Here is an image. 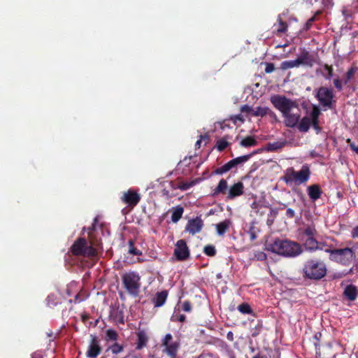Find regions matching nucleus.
I'll return each mask as SVG.
<instances>
[{"instance_id":"a18cd8bd","label":"nucleus","mask_w":358,"mask_h":358,"mask_svg":"<svg viewBox=\"0 0 358 358\" xmlns=\"http://www.w3.org/2000/svg\"><path fill=\"white\" fill-rule=\"evenodd\" d=\"M311 124L313 125L314 129L317 131V132L320 131L321 128L319 125V119L311 120Z\"/></svg>"},{"instance_id":"de8ad7c7","label":"nucleus","mask_w":358,"mask_h":358,"mask_svg":"<svg viewBox=\"0 0 358 358\" xmlns=\"http://www.w3.org/2000/svg\"><path fill=\"white\" fill-rule=\"evenodd\" d=\"M334 84L335 87L338 91H341L343 89L342 82L339 78L334 79Z\"/></svg>"},{"instance_id":"6e6552de","label":"nucleus","mask_w":358,"mask_h":358,"mask_svg":"<svg viewBox=\"0 0 358 358\" xmlns=\"http://www.w3.org/2000/svg\"><path fill=\"white\" fill-rule=\"evenodd\" d=\"M252 155V154H250L236 157L229 161L223 166L215 169L213 173L215 175H222L229 171L232 169L237 167L238 165L243 164V163L246 162L247 161L249 160Z\"/></svg>"},{"instance_id":"20e7f679","label":"nucleus","mask_w":358,"mask_h":358,"mask_svg":"<svg viewBox=\"0 0 358 358\" xmlns=\"http://www.w3.org/2000/svg\"><path fill=\"white\" fill-rule=\"evenodd\" d=\"M301 241L304 242V245L307 250H322V247L317 241L316 231L313 225H308L304 229H301L298 235Z\"/></svg>"},{"instance_id":"c03bdc74","label":"nucleus","mask_w":358,"mask_h":358,"mask_svg":"<svg viewBox=\"0 0 358 358\" xmlns=\"http://www.w3.org/2000/svg\"><path fill=\"white\" fill-rule=\"evenodd\" d=\"M275 70V66L273 63H266L265 72L271 73Z\"/></svg>"},{"instance_id":"4d7b16f0","label":"nucleus","mask_w":358,"mask_h":358,"mask_svg":"<svg viewBox=\"0 0 358 358\" xmlns=\"http://www.w3.org/2000/svg\"><path fill=\"white\" fill-rule=\"evenodd\" d=\"M201 139H199L198 140L196 143H195V148L196 149H199L201 147Z\"/></svg>"},{"instance_id":"c9c22d12","label":"nucleus","mask_w":358,"mask_h":358,"mask_svg":"<svg viewBox=\"0 0 358 358\" xmlns=\"http://www.w3.org/2000/svg\"><path fill=\"white\" fill-rule=\"evenodd\" d=\"M203 252L206 255L213 257L215 255L216 250L214 246L209 245L204 248Z\"/></svg>"},{"instance_id":"3c124183","label":"nucleus","mask_w":358,"mask_h":358,"mask_svg":"<svg viewBox=\"0 0 358 358\" xmlns=\"http://www.w3.org/2000/svg\"><path fill=\"white\" fill-rule=\"evenodd\" d=\"M103 216L102 215H97L93 220L92 224H98L99 222L102 221Z\"/></svg>"},{"instance_id":"c756f323","label":"nucleus","mask_w":358,"mask_h":358,"mask_svg":"<svg viewBox=\"0 0 358 358\" xmlns=\"http://www.w3.org/2000/svg\"><path fill=\"white\" fill-rule=\"evenodd\" d=\"M259 229L255 225H250L249 229L247 231L251 241L256 239Z\"/></svg>"},{"instance_id":"0eeeda50","label":"nucleus","mask_w":358,"mask_h":358,"mask_svg":"<svg viewBox=\"0 0 358 358\" xmlns=\"http://www.w3.org/2000/svg\"><path fill=\"white\" fill-rule=\"evenodd\" d=\"M122 281L126 289L133 295H136L140 288V276L134 271L124 273L122 275Z\"/></svg>"},{"instance_id":"bf43d9fd","label":"nucleus","mask_w":358,"mask_h":358,"mask_svg":"<svg viewBox=\"0 0 358 358\" xmlns=\"http://www.w3.org/2000/svg\"><path fill=\"white\" fill-rule=\"evenodd\" d=\"M219 224H230V223H229V220H224V222H220Z\"/></svg>"},{"instance_id":"4be33fe9","label":"nucleus","mask_w":358,"mask_h":358,"mask_svg":"<svg viewBox=\"0 0 358 358\" xmlns=\"http://www.w3.org/2000/svg\"><path fill=\"white\" fill-rule=\"evenodd\" d=\"M311 125V120L309 117H303L298 124V129L301 132H307Z\"/></svg>"},{"instance_id":"c85d7f7f","label":"nucleus","mask_w":358,"mask_h":358,"mask_svg":"<svg viewBox=\"0 0 358 358\" xmlns=\"http://www.w3.org/2000/svg\"><path fill=\"white\" fill-rule=\"evenodd\" d=\"M229 145V143L227 141L226 137H223L217 141L215 147L218 151L222 152L227 147H228Z\"/></svg>"},{"instance_id":"4c0bfd02","label":"nucleus","mask_w":358,"mask_h":358,"mask_svg":"<svg viewBox=\"0 0 358 358\" xmlns=\"http://www.w3.org/2000/svg\"><path fill=\"white\" fill-rule=\"evenodd\" d=\"M356 71H357V69L354 68V67H351L350 69H348V71H347V73L345 74V84H347L348 82L352 78V77L354 76V75L356 73Z\"/></svg>"},{"instance_id":"5701e85b","label":"nucleus","mask_w":358,"mask_h":358,"mask_svg":"<svg viewBox=\"0 0 358 358\" xmlns=\"http://www.w3.org/2000/svg\"><path fill=\"white\" fill-rule=\"evenodd\" d=\"M148 342V336L143 331H139L138 333V342L136 345V349L141 350L143 347H145Z\"/></svg>"},{"instance_id":"49530a36","label":"nucleus","mask_w":358,"mask_h":358,"mask_svg":"<svg viewBox=\"0 0 358 358\" xmlns=\"http://www.w3.org/2000/svg\"><path fill=\"white\" fill-rule=\"evenodd\" d=\"M241 111L242 113H252L253 110L250 106L245 104L241 106Z\"/></svg>"},{"instance_id":"603ef678","label":"nucleus","mask_w":358,"mask_h":358,"mask_svg":"<svg viewBox=\"0 0 358 358\" xmlns=\"http://www.w3.org/2000/svg\"><path fill=\"white\" fill-rule=\"evenodd\" d=\"M200 139H201V141H204L205 143H207L209 141L210 138L209 136L207 134H206L203 135H201Z\"/></svg>"},{"instance_id":"09e8293b","label":"nucleus","mask_w":358,"mask_h":358,"mask_svg":"<svg viewBox=\"0 0 358 358\" xmlns=\"http://www.w3.org/2000/svg\"><path fill=\"white\" fill-rule=\"evenodd\" d=\"M285 210V215L288 217V218H293L295 215V213H294V210L291 209V208H284Z\"/></svg>"},{"instance_id":"8fccbe9b","label":"nucleus","mask_w":358,"mask_h":358,"mask_svg":"<svg viewBox=\"0 0 358 358\" xmlns=\"http://www.w3.org/2000/svg\"><path fill=\"white\" fill-rule=\"evenodd\" d=\"M191 305L189 302L187 301H185L182 304V309L183 310L186 311V312H189L191 310Z\"/></svg>"},{"instance_id":"a211bd4d","label":"nucleus","mask_w":358,"mask_h":358,"mask_svg":"<svg viewBox=\"0 0 358 358\" xmlns=\"http://www.w3.org/2000/svg\"><path fill=\"white\" fill-rule=\"evenodd\" d=\"M101 352V347L98 341L93 338L87 351V356L90 358H96Z\"/></svg>"},{"instance_id":"a19ab883","label":"nucleus","mask_w":358,"mask_h":358,"mask_svg":"<svg viewBox=\"0 0 358 358\" xmlns=\"http://www.w3.org/2000/svg\"><path fill=\"white\" fill-rule=\"evenodd\" d=\"M282 144L278 142H274L268 144V150L271 151L276 150L282 148Z\"/></svg>"},{"instance_id":"4468645a","label":"nucleus","mask_w":358,"mask_h":358,"mask_svg":"<svg viewBox=\"0 0 358 358\" xmlns=\"http://www.w3.org/2000/svg\"><path fill=\"white\" fill-rule=\"evenodd\" d=\"M244 193V185L242 182H238L232 185L227 194V200H233L235 198L243 195Z\"/></svg>"},{"instance_id":"5fc2aeb1","label":"nucleus","mask_w":358,"mask_h":358,"mask_svg":"<svg viewBox=\"0 0 358 358\" xmlns=\"http://www.w3.org/2000/svg\"><path fill=\"white\" fill-rule=\"evenodd\" d=\"M200 222H201V220L196 218V219L189 220L188 221L187 224H200Z\"/></svg>"},{"instance_id":"bb28decb","label":"nucleus","mask_w":358,"mask_h":358,"mask_svg":"<svg viewBox=\"0 0 358 358\" xmlns=\"http://www.w3.org/2000/svg\"><path fill=\"white\" fill-rule=\"evenodd\" d=\"M269 111L270 110L268 107L258 106L255 108V110H253L252 115L255 117H264L266 115L268 114Z\"/></svg>"},{"instance_id":"a878e982","label":"nucleus","mask_w":358,"mask_h":358,"mask_svg":"<svg viewBox=\"0 0 358 358\" xmlns=\"http://www.w3.org/2000/svg\"><path fill=\"white\" fill-rule=\"evenodd\" d=\"M345 296L351 301H353L356 299L357 296V289L355 287L349 285L348 286L344 291Z\"/></svg>"},{"instance_id":"f3484780","label":"nucleus","mask_w":358,"mask_h":358,"mask_svg":"<svg viewBox=\"0 0 358 358\" xmlns=\"http://www.w3.org/2000/svg\"><path fill=\"white\" fill-rule=\"evenodd\" d=\"M285 15V13L279 14L278 16V23L274 24L273 27H275L274 32L278 36H281L282 34H284L287 30V22L283 21L282 16Z\"/></svg>"},{"instance_id":"f704fd0d","label":"nucleus","mask_w":358,"mask_h":358,"mask_svg":"<svg viewBox=\"0 0 358 358\" xmlns=\"http://www.w3.org/2000/svg\"><path fill=\"white\" fill-rule=\"evenodd\" d=\"M134 245V241L133 240H129V252L131 255H141V252L135 248Z\"/></svg>"},{"instance_id":"6e6d98bb","label":"nucleus","mask_w":358,"mask_h":358,"mask_svg":"<svg viewBox=\"0 0 358 358\" xmlns=\"http://www.w3.org/2000/svg\"><path fill=\"white\" fill-rule=\"evenodd\" d=\"M227 338L229 340V341H233L234 340V334L231 331H229L227 333Z\"/></svg>"},{"instance_id":"2eb2a0df","label":"nucleus","mask_w":358,"mask_h":358,"mask_svg":"<svg viewBox=\"0 0 358 358\" xmlns=\"http://www.w3.org/2000/svg\"><path fill=\"white\" fill-rule=\"evenodd\" d=\"M299 65H306L312 66L313 65L314 59L313 56L308 51L303 50L300 55L296 58Z\"/></svg>"},{"instance_id":"13d9d810","label":"nucleus","mask_w":358,"mask_h":358,"mask_svg":"<svg viewBox=\"0 0 358 358\" xmlns=\"http://www.w3.org/2000/svg\"><path fill=\"white\" fill-rule=\"evenodd\" d=\"M210 357V355H201L198 358H208V357Z\"/></svg>"},{"instance_id":"423d86ee","label":"nucleus","mask_w":358,"mask_h":358,"mask_svg":"<svg viewBox=\"0 0 358 358\" xmlns=\"http://www.w3.org/2000/svg\"><path fill=\"white\" fill-rule=\"evenodd\" d=\"M325 251L330 253L331 260L344 265L350 264L355 258L353 249L350 248L337 250L326 249Z\"/></svg>"},{"instance_id":"864d4df0","label":"nucleus","mask_w":358,"mask_h":358,"mask_svg":"<svg viewBox=\"0 0 358 358\" xmlns=\"http://www.w3.org/2000/svg\"><path fill=\"white\" fill-rule=\"evenodd\" d=\"M352 236L353 238H358V225L354 228L352 232Z\"/></svg>"},{"instance_id":"cd10ccee","label":"nucleus","mask_w":358,"mask_h":358,"mask_svg":"<svg viewBox=\"0 0 358 358\" xmlns=\"http://www.w3.org/2000/svg\"><path fill=\"white\" fill-rule=\"evenodd\" d=\"M296 59L294 60L284 61L280 64V69L282 70H287L294 67L299 66Z\"/></svg>"},{"instance_id":"9d476101","label":"nucleus","mask_w":358,"mask_h":358,"mask_svg":"<svg viewBox=\"0 0 358 358\" xmlns=\"http://www.w3.org/2000/svg\"><path fill=\"white\" fill-rule=\"evenodd\" d=\"M73 254L76 255L94 256L96 250L94 248L87 245L84 238H79L71 247Z\"/></svg>"},{"instance_id":"052dcab7","label":"nucleus","mask_w":358,"mask_h":358,"mask_svg":"<svg viewBox=\"0 0 358 358\" xmlns=\"http://www.w3.org/2000/svg\"><path fill=\"white\" fill-rule=\"evenodd\" d=\"M185 320V316H181L180 318V321H183Z\"/></svg>"},{"instance_id":"2f4dec72","label":"nucleus","mask_w":358,"mask_h":358,"mask_svg":"<svg viewBox=\"0 0 358 358\" xmlns=\"http://www.w3.org/2000/svg\"><path fill=\"white\" fill-rule=\"evenodd\" d=\"M321 14V11L318 10L315 13V14L310 17L306 23L305 24V29L306 30H308L312 27L313 23L317 20V16Z\"/></svg>"},{"instance_id":"f03ea898","label":"nucleus","mask_w":358,"mask_h":358,"mask_svg":"<svg viewBox=\"0 0 358 358\" xmlns=\"http://www.w3.org/2000/svg\"><path fill=\"white\" fill-rule=\"evenodd\" d=\"M265 246L267 251L285 257H296L302 252L299 244L287 240L277 239L271 243L267 242Z\"/></svg>"},{"instance_id":"e433bc0d","label":"nucleus","mask_w":358,"mask_h":358,"mask_svg":"<svg viewBox=\"0 0 358 358\" xmlns=\"http://www.w3.org/2000/svg\"><path fill=\"white\" fill-rule=\"evenodd\" d=\"M201 225H188L186 227L185 231H189L192 234H194L197 232H199L201 231Z\"/></svg>"},{"instance_id":"f257e3e1","label":"nucleus","mask_w":358,"mask_h":358,"mask_svg":"<svg viewBox=\"0 0 358 358\" xmlns=\"http://www.w3.org/2000/svg\"><path fill=\"white\" fill-rule=\"evenodd\" d=\"M271 101L275 108L282 113L286 127H294L298 124L301 114L294 101L280 95L271 97Z\"/></svg>"},{"instance_id":"7ed1b4c3","label":"nucleus","mask_w":358,"mask_h":358,"mask_svg":"<svg viewBox=\"0 0 358 358\" xmlns=\"http://www.w3.org/2000/svg\"><path fill=\"white\" fill-rule=\"evenodd\" d=\"M310 170L308 165H303L299 171H296L293 167L287 168L281 179L287 185L299 186L308 182L310 177Z\"/></svg>"},{"instance_id":"aec40b11","label":"nucleus","mask_w":358,"mask_h":358,"mask_svg":"<svg viewBox=\"0 0 358 358\" xmlns=\"http://www.w3.org/2000/svg\"><path fill=\"white\" fill-rule=\"evenodd\" d=\"M184 212V208L181 206H177L172 207L169 210V213H171V220L173 222H177L182 217Z\"/></svg>"},{"instance_id":"72a5a7b5","label":"nucleus","mask_w":358,"mask_h":358,"mask_svg":"<svg viewBox=\"0 0 358 358\" xmlns=\"http://www.w3.org/2000/svg\"><path fill=\"white\" fill-rule=\"evenodd\" d=\"M320 114H321V112H320V108L317 106H313V110L310 114V120L319 119Z\"/></svg>"},{"instance_id":"7c9ffc66","label":"nucleus","mask_w":358,"mask_h":358,"mask_svg":"<svg viewBox=\"0 0 358 358\" xmlns=\"http://www.w3.org/2000/svg\"><path fill=\"white\" fill-rule=\"evenodd\" d=\"M323 68L326 71V74L323 73L324 78L327 80H329L333 76V68L331 66H329L327 64H324Z\"/></svg>"},{"instance_id":"dca6fc26","label":"nucleus","mask_w":358,"mask_h":358,"mask_svg":"<svg viewBox=\"0 0 358 358\" xmlns=\"http://www.w3.org/2000/svg\"><path fill=\"white\" fill-rule=\"evenodd\" d=\"M307 192L309 198L313 201L319 199L322 194V190L320 186L317 184L308 186L307 188Z\"/></svg>"},{"instance_id":"393cba45","label":"nucleus","mask_w":358,"mask_h":358,"mask_svg":"<svg viewBox=\"0 0 358 358\" xmlns=\"http://www.w3.org/2000/svg\"><path fill=\"white\" fill-rule=\"evenodd\" d=\"M196 184L195 181L192 180L191 182H178L177 185H173V188L179 189L182 191H186L189 189L190 187H193Z\"/></svg>"},{"instance_id":"ea45409f","label":"nucleus","mask_w":358,"mask_h":358,"mask_svg":"<svg viewBox=\"0 0 358 358\" xmlns=\"http://www.w3.org/2000/svg\"><path fill=\"white\" fill-rule=\"evenodd\" d=\"M238 310L242 313H250L251 312L250 307L246 303L239 305Z\"/></svg>"},{"instance_id":"79ce46f5","label":"nucleus","mask_w":358,"mask_h":358,"mask_svg":"<svg viewBox=\"0 0 358 358\" xmlns=\"http://www.w3.org/2000/svg\"><path fill=\"white\" fill-rule=\"evenodd\" d=\"M347 143L349 144L350 149L358 155V145H357L354 142H352L350 138L347 139Z\"/></svg>"},{"instance_id":"f8f14e48","label":"nucleus","mask_w":358,"mask_h":358,"mask_svg":"<svg viewBox=\"0 0 358 358\" xmlns=\"http://www.w3.org/2000/svg\"><path fill=\"white\" fill-rule=\"evenodd\" d=\"M141 200L139 194L132 189L124 192L122 196V201L124 203L130 207L136 206Z\"/></svg>"},{"instance_id":"412c9836","label":"nucleus","mask_w":358,"mask_h":358,"mask_svg":"<svg viewBox=\"0 0 358 358\" xmlns=\"http://www.w3.org/2000/svg\"><path fill=\"white\" fill-rule=\"evenodd\" d=\"M168 293L166 291L157 292L153 299V303L155 307L163 306L167 299Z\"/></svg>"},{"instance_id":"473e14b6","label":"nucleus","mask_w":358,"mask_h":358,"mask_svg":"<svg viewBox=\"0 0 358 358\" xmlns=\"http://www.w3.org/2000/svg\"><path fill=\"white\" fill-rule=\"evenodd\" d=\"M117 339V333L113 329H108L106 331L107 341H116Z\"/></svg>"},{"instance_id":"37998d69","label":"nucleus","mask_w":358,"mask_h":358,"mask_svg":"<svg viewBox=\"0 0 358 358\" xmlns=\"http://www.w3.org/2000/svg\"><path fill=\"white\" fill-rule=\"evenodd\" d=\"M228 225H217V232L219 235L222 236L227 230Z\"/></svg>"},{"instance_id":"39448f33","label":"nucleus","mask_w":358,"mask_h":358,"mask_svg":"<svg viewBox=\"0 0 358 358\" xmlns=\"http://www.w3.org/2000/svg\"><path fill=\"white\" fill-rule=\"evenodd\" d=\"M303 272L306 277L317 280L323 278L326 275L327 268L322 262L310 260L305 264Z\"/></svg>"},{"instance_id":"6ab92c4d","label":"nucleus","mask_w":358,"mask_h":358,"mask_svg":"<svg viewBox=\"0 0 358 358\" xmlns=\"http://www.w3.org/2000/svg\"><path fill=\"white\" fill-rule=\"evenodd\" d=\"M228 184L225 179H221L217 187L213 190L212 196H217L220 194L227 195L228 192Z\"/></svg>"},{"instance_id":"58836bf2","label":"nucleus","mask_w":358,"mask_h":358,"mask_svg":"<svg viewBox=\"0 0 358 358\" xmlns=\"http://www.w3.org/2000/svg\"><path fill=\"white\" fill-rule=\"evenodd\" d=\"M109 349L113 354H118L123 350V347L118 343H114L109 348Z\"/></svg>"},{"instance_id":"ddd939ff","label":"nucleus","mask_w":358,"mask_h":358,"mask_svg":"<svg viewBox=\"0 0 358 358\" xmlns=\"http://www.w3.org/2000/svg\"><path fill=\"white\" fill-rule=\"evenodd\" d=\"M174 255L179 260H184L189 255L188 247L184 240H179L176 244Z\"/></svg>"},{"instance_id":"b1692460","label":"nucleus","mask_w":358,"mask_h":358,"mask_svg":"<svg viewBox=\"0 0 358 358\" xmlns=\"http://www.w3.org/2000/svg\"><path fill=\"white\" fill-rule=\"evenodd\" d=\"M257 140L255 138V137H253L252 136H248L245 137L240 142V145L242 147H245V148L253 147V146L257 145Z\"/></svg>"},{"instance_id":"1a4fd4ad","label":"nucleus","mask_w":358,"mask_h":358,"mask_svg":"<svg viewBox=\"0 0 358 358\" xmlns=\"http://www.w3.org/2000/svg\"><path fill=\"white\" fill-rule=\"evenodd\" d=\"M315 96L323 107L331 108L333 103L335 102L334 91L331 88L320 87Z\"/></svg>"},{"instance_id":"9b49d317","label":"nucleus","mask_w":358,"mask_h":358,"mask_svg":"<svg viewBox=\"0 0 358 358\" xmlns=\"http://www.w3.org/2000/svg\"><path fill=\"white\" fill-rule=\"evenodd\" d=\"M162 346L164 347L163 352L170 358H177L180 343L178 341H173V336L171 334L164 336L162 341Z\"/></svg>"}]
</instances>
